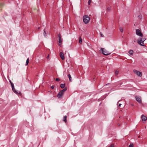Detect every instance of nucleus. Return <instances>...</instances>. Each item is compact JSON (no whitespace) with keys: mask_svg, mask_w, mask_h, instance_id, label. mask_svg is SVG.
I'll return each mask as SVG.
<instances>
[{"mask_svg":"<svg viewBox=\"0 0 147 147\" xmlns=\"http://www.w3.org/2000/svg\"><path fill=\"white\" fill-rule=\"evenodd\" d=\"M136 34L138 36L142 37L139 38L137 40V42L140 45L143 46H145L144 42L146 40V38H143V36L141 30L138 29L136 30Z\"/></svg>","mask_w":147,"mask_h":147,"instance_id":"f257e3e1","label":"nucleus"},{"mask_svg":"<svg viewBox=\"0 0 147 147\" xmlns=\"http://www.w3.org/2000/svg\"><path fill=\"white\" fill-rule=\"evenodd\" d=\"M121 84H122V83H121V84L120 85H121Z\"/></svg>","mask_w":147,"mask_h":147,"instance_id":"e433bc0d","label":"nucleus"},{"mask_svg":"<svg viewBox=\"0 0 147 147\" xmlns=\"http://www.w3.org/2000/svg\"><path fill=\"white\" fill-rule=\"evenodd\" d=\"M44 36H46V32L45 31V29L44 30Z\"/></svg>","mask_w":147,"mask_h":147,"instance_id":"a211bd4d","label":"nucleus"},{"mask_svg":"<svg viewBox=\"0 0 147 147\" xmlns=\"http://www.w3.org/2000/svg\"><path fill=\"white\" fill-rule=\"evenodd\" d=\"M29 58H28L27 59V60H26V65H27L29 62Z\"/></svg>","mask_w":147,"mask_h":147,"instance_id":"f3484780","label":"nucleus"},{"mask_svg":"<svg viewBox=\"0 0 147 147\" xmlns=\"http://www.w3.org/2000/svg\"><path fill=\"white\" fill-rule=\"evenodd\" d=\"M91 2V0H89L88 2V5H90Z\"/></svg>","mask_w":147,"mask_h":147,"instance_id":"a878e982","label":"nucleus"},{"mask_svg":"<svg viewBox=\"0 0 147 147\" xmlns=\"http://www.w3.org/2000/svg\"><path fill=\"white\" fill-rule=\"evenodd\" d=\"M100 34L101 35V36L102 37H104V35H103V34H102V33L101 32H100Z\"/></svg>","mask_w":147,"mask_h":147,"instance_id":"c85d7f7f","label":"nucleus"},{"mask_svg":"<svg viewBox=\"0 0 147 147\" xmlns=\"http://www.w3.org/2000/svg\"><path fill=\"white\" fill-rule=\"evenodd\" d=\"M121 105V104L120 103L119 104V107H120Z\"/></svg>","mask_w":147,"mask_h":147,"instance_id":"7c9ffc66","label":"nucleus"},{"mask_svg":"<svg viewBox=\"0 0 147 147\" xmlns=\"http://www.w3.org/2000/svg\"><path fill=\"white\" fill-rule=\"evenodd\" d=\"M67 116L66 115L65 116L63 117V121H65V123L67 122Z\"/></svg>","mask_w":147,"mask_h":147,"instance_id":"f8f14e48","label":"nucleus"},{"mask_svg":"<svg viewBox=\"0 0 147 147\" xmlns=\"http://www.w3.org/2000/svg\"><path fill=\"white\" fill-rule=\"evenodd\" d=\"M12 87V90L16 94H21V92H19V93H18V92H17L16 90L14 88V86H11Z\"/></svg>","mask_w":147,"mask_h":147,"instance_id":"6e6552de","label":"nucleus"},{"mask_svg":"<svg viewBox=\"0 0 147 147\" xmlns=\"http://www.w3.org/2000/svg\"><path fill=\"white\" fill-rule=\"evenodd\" d=\"M9 82H10V84H11V86H14L13 85V83L11 82V81L10 80H9Z\"/></svg>","mask_w":147,"mask_h":147,"instance_id":"b1692460","label":"nucleus"},{"mask_svg":"<svg viewBox=\"0 0 147 147\" xmlns=\"http://www.w3.org/2000/svg\"><path fill=\"white\" fill-rule=\"evenodd\" d=\"M101 50H102V53L105 55H108L111 54L110 53L107 51L105 50H104V49L101 48Z\"/></svg>","mask_w":147,"mask_h":147,"instance_id":"7ed1b4c3","label":"nucleus"},{"mask_svg":"<svg viewBox=\"0 0 147 147\" xmlns=\"http://www.w3.org/2000/svg\"><path fill=\"white\" fill-rule=\"evenodd\" d=\"M129 147H134V144L133 143H132L130 144L129 146Z\"/></svg>","mask_w":147,"mask_h":147,"instance_id":"6ab92c4d","label":"nucleus"},{"mask_svg":"<svg viewBox=\"0 0 147 147\" xmlns=\"http://www.w3.org/2000/svg\"><path fill=\"white\" fill-rule=\"evenodd\" d=\"M118 126H120V124H118Z\"/></svg>","mask_w":147,"mask_h":147,"instance_id":"2f4dec72","label":"nucleus"},{"mask_svg":"<svg viewBox=\"0 0 147 147\" xmlns=\"http://www.w3.org/2000/svg\"><path fill=\"white\" fill-rule=\"evenodd\" d=\"M141 118L143 121H146L147 120V117L146 116L142 115Z\"/></svg>","mask_w":147,"mask_h":147,"instance_id":"9d476101","label":"nucleus"},{"mask_svg":"<svg viewBox=\"0 0 147 147\" xmlns=\"http://www.w3.org/2000/svg\"><path fill=\"white\" fill-rule=\"evenodd\" d=\"M60 87L62 88H64L65 86V84H61L60 85Z\"/></svg>","mask_w":147,"mask_h":147,"instance_id":"4468645a","label":"nucleus"},{"mask_svg":"<svg viewBox=\"0 0 147 147\" xmlns=\"http://www.w3.org/2000/svg\"><path fill=\"white\" fill-rule=\"evenodd\" d=\"M54 87H55V86L54 85H53L52 86H51V89H53L54 88Z\"/></svg>","mask_w":147,"mask_h":147,"instance_id":"c756f323","label":"nucleus"},{"mask_svg":"<svg viewBox=\"0 0 147 147\" xmlns=\"http://www.w3.org/2000/svg\"><path fill=\"white\" fill-rule=\"evenodd\" d=\"M47 59L48 60H49V55H48V56H47Z\"/></svg>","mask_w":147,"mask_h":147,"instance_id":"bb28decb","label":"nucleus"},{"mask_svg":"<svg viewBox=\"0 0 147 147\" xmlns=\"http://www.w3.org/2000/svg\"><path fill=\"white\" fill-rule=\"evenodd\" d=\"M128 53L131 55H133L134 51L133 50H130L129 52Z\"/></svg>","mask_w":147,"mask_h":147,"instance_id":"9b49d317","label":"nucleus"},{"mask_svg":"<svg viewBox=\"0 0 147 147\" xmlns=\"http://www.w3.org/2000/svg\"><path fill=\"white\" fill-rule=\"evenodd\" d=\"M68 77L69 78V80L70 82H71V76L70 75V74H68Z\"/></svg>","mask_w":147,"mask_h":147,"instance_id":"dca6fc26","label":"nucleus"},{"mask_svg":"<svg viewBox=\"0 0 147 147\" xmlns=\"http://www.w3.org/2000/svg\"><path fill=\"white\" fill-rule=\"evenodd\" d=\"M136 100L140 103H141L142 100L140 96H136L135 97Z\"/></svg>","mask_w":147,"mask_h":147,"instance_id":"39448f33","label":"nucleus"},{"mask_svg":"<svg viewBox=\"0 0 147 147\" xmlns=\"http://www.w3.org/2000/svg\"><path fill=\"white\" fill-rule=\"evenodd\" d=\"M39 28H40V27H38V29H39Z\"/></svg>","mask_w":147,"mask_h":147,"instance_id":"72a5a7b5","label":"nucleus"},{"mask_svg":"<svg viewBox=\"0 0 147 147\" xmlns=\"http://www.w3.org/2000/svg\"><path fill=\"white\" fill-rule=\"evenodd\" d=\"M58 35L59 38V46L61 47L62 41L61 38V35L60 34H58Z\"/></svg>","mask_w":147,"mask_h":147,"instance_id":"20e7f679","label":"nucleus"},{"mask_svg":"<svg viewBox=\"0 0 147 147\" xmlns=\"http://www.w3.org/2000/svg\"><path fill=\"white\" fill-rule=\"evenodd\" d=\"M145 129H147V126H146L145 127Z\"/></svg>","mask_w":147,"mask_h":147,"instance_id":"473e14b6","label":"nucleus"},{"mask_svg":"<svg viewBox=\"0 0 147 147\" xmlns=\"http://www.w3.org/2000/svg\"><path fill=\"white\" fill-rule=\"evenodd\" d=\"M119 71L117 70H116L115 71V74L116 75H117L118 74Z\"/></svg>","mask_w":147,"mask_h":147,"instance_id":"412c9836","label":"nucleus"},{"mask_svg":"<svg viewBox=\"0 0 147 147\" xmlns=\"http://www.w3.org/2000/svg\"><path fill=\"white\" fill-rule=\"evenodd\" d=\"M90 17L87 15H84L83 17V21L85 24H87L89 22Z\"/></svg>","mask_w":147,"mask_h":147,"instance_id":"f03ea898","label":"nucleus"},{"mask_svg":"<svg viewBox=\"0 0 147 147\" xmlns=\"http://www.w3.org/2000/svg\"><path fill=\"white\" fill-rule=\"evenodd\" d=\"M109 147H115L114 145L113 144H111Z\"/></svg>","mask_w":147,"mask_h":147,"instance_id":"cd10ccee","label":"nucleus"},{"mask_svg":"<svg viewBox=\"0 0 147 147\" xmlns=\"http://www.w3.org/2000/svg\"><path fill=\"white\" fill-rule=\"evenodd\" d=\"M63 94L61 91H60L59 92L58 94L57 95V97L59 98H62Z\"/></svg>","mask_w":147,"mask_h":147,"instance_id":"0eeeda50","label":"nucleus"},{"mask_svg":"<svg viewBox=\"0 0 147 147\" xmlns=\"http://www.w3.org/2000/svg\"><path fill=\"white\" fill-rule=\"evenodd\" d=\"M49 92H51L50 91H49Z\"/></svg>","mask_w":147,"mask_h":147,"instance_id":"f704fd0d","label":"nucleus"},{"mask_svg":"<svg viewBox=\"0 0 147 147\" xmlns=\"http://www.w3.org/2000/svg\"><path fill=\"white\" fill-rule=\"evenodd\" d=\"M55 80L57 82H59L60 80V79L59 78H55Z\"/></svg>","mask_w":147,"mask_h":147,"instance_id":"4be33fe9","label":"nucleus"},{"mask_svg":"<svg viewBox=\"0 0 147 147\" xmlns=\"http://www.w3.org/2000/svg\"><path fill=\"white\" fill-rule=\"evenodd\" d=\"M59 55L62 59H64L65 57L64 56V54L63 52H61L59 53Z\"/></svg>","mask_w":147,"mask_h":147,"instance_id":"1a4fd4ad","label":"nucleus"},{"mask_svg":"<svg viewBox=\"0 0 147 147\" xmlns=\"http://www.w3.org/2000/svg\"><path fill=\"white\" fill-rule=\"evenodd\" d=\"M140 136H138V138H140Z\"/></svg>","mask_w":147,"mask_h":147,"instance_id":"c9c22d12","label":"nucleus"},{"mask_svg":"<svg viewBox=\"0 0 147 147\" xmlns=\"http://www.w3.org/2000/svg\"><path fill=\"white\" fill-rule=\"evenodd\" d=\"M79 42L80 44L82 43V39L81 38V36H80L79 38Z\"/></svg>","mask_w":147,"mask_h":147,"instance_id":"2eb2a0df","label":"nucleus"},{"mask_svg":"<svg viewBox=\"0 0 147 147\" xmlns=\"http://www.w3.org/2000/svg\"><path fill=\"white\" fill-rule=\"evenodd\" d=\"M138 18H139L141 19L142 18V16L141 15H139L138 16Z\"/></svg>","mask_w":147,"mask_h":147,"instance_id":"393cba45","label":"nucleus"},{"mask_svg":"<svg viewBox=\"0 0 147 147\" xmlns=\"http://www.w3.org/2000/svg\"><path fill=\"white\" fill-rule=\"evenodd\" d=\"M107 10L108 11H110L111 10V7H108L107 9Z\"/></svg>","mask_w":147,"mask_h":147,"instance_id":"aec40b11","label":"nucleus"},{"mask_svg":"<svg viewBox=\"0 0 147 147\" xmlns=\"http://www.w3.org/2000/svg\"><path fill=\"white\" fill-rule=\"evenodd\" d=\"M134 73L136 74L138 76L140 77H141L142 76L141 73L138 71L135 70L134 71Z\"/></svg>","mask_w":147,"mask_h":147,"instance_id":"423d86ee","label":"nucleus"},{"mask_svg":"<svg viewBox=\"0 0 147 147\" xmlns=\"http://www.w3.org/2000/svg\"><path fill=\"white\" fill-rule=\"evenodd\" d=\"M119 30H120V31L121 32H122L123 31V29L122 28H121V27L120 28H119Z\"/></svg>","mask_w":147,"mask_h":147,"instance_id":"5701e85b","label":"nucleus"},{"mask_svg":"<svg viewBox=\"0 0 147 147\" xmlns=\"http://www.w3.org/2000/svg\"><path fill=\"white\" fill-rule=\"evenodd\" d=\"M67 90V87H66L64 89L61 90V91L63 94L64 92H65Z\"/></svg>","mask_w":147,"mask_h":147,"instance_id":"ddd939ff","label":"nucleus"}]
</instances>
